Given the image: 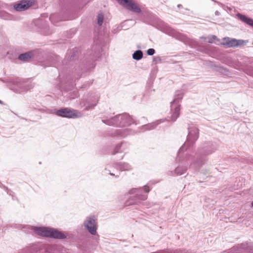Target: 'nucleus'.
Returning <instances> with one entry per match:
<instances>
[{
    "instance_id": "obj_17",
    "label": "nucleus",
    "mask_w": 253,
    "mask_h": 253,
    "mask_svg": "<svg viewBox=\"0 0 253 253\" xmlns=\"http://www.w3.org/2000/svg\"><path fill=\"white\" fill-rule=\"evenodd\" d=\"M155 126L156 124L155 123H153L144 126H143V128L145 130H149L154 128L155 127Z\"/></svg>"
},
{
    "instance_id": "obj_23",
    "label": "nucleus",
    "mask_w": 253,
    "mask_h": 253,
    "mask_svg": "<svg viewBox=\"0 0 253 253\" xmlns=\"http://www.w3.org/2000/svg\"><path fill=\"white\" fill-rule=\"evenodd\" d=\"M183 148L184 146H182L179 149V152L182 151L183 150Z\"/></svg>"
},
{
    "instance_id": "obj_22",
    "label": "nucleus",
    "mask_w": 253,
    "mask_h": 253,
    "mask_svg": "<svg viewBox=\"0 0 253 253\" xmlns=\"http://www.w3.org/2000/svg\"><path fill=\"white\" fill-rule=\"evenodd\" d=\"M144 190L145 192L148 193L149 192L150 189L148 187H147L146 186L144 187Z\"/></svg>"
},
{
    "instance_id": "obj_13",
    "label": "nucleus",
    "mask_w": 253,
    "mask_h": 253,
    "mask_svg": "<svg viewBox=\"0 0 253 253\" xmlns=\"http://www.w3.org/2000/svg\"><path fill=\"white\" fill-rule=\"evenodd\" d=\"M143 57V53L142 51L138 50H136L134 52L132 55V57L134 59L139 60L141 59Z\"/></svg>"
},
{
    "instance_id": "obj_6",
    "label": "nucleus",
    "mask_w": 253,
    "mask_h": 253,
    "mask_svg": "<svg viewBox=\"0 0 253 253\" xmlns=\"http://www.w3.org/2000/svg\"><path fill=\"white\" fill-rule=\"evenodd\" d=\"M84 227L88 230L91 235H95L96 233L97 224L95 220L90 217H87L84 223Z\"/></svg>"
},
{
    "instance_id": "obj_8",
    "label": "nucleus",
    "mask_w": 253,
    "mask_h": 253,
    "mask_svg": "<svg viewBox=\"0 0 253 253\" xmlns=\"http://www.w3.org/2000/svg\"><path fill=\"white\" fill-rule=\"evenodd\" d=\"M33 3V0H23L15 5L14 8L17 11H24L31 6Z\"/></svg>"
},
{
    "instance_id": "obj_27",
    "label": "nucleus",
    "mask_w": 253,
    "mask_h": 253,
    "mask_svg": "<svg viewBox=\"0 0 253 253\" xmlns=\"http://www.w3.org/2000/svg\"><path fill=\"white\" fill-rule=\"evenodd\" d=\"M252 206L253 207V202L252 203Z\"/></svg>"
},
{
    "instance_id": "obj_25",
    "label": "nucleus",
    "mask_w": 253,
    "mask_h": 253,
    "mask_svg": "<svg viewBox=\"0 0 253 253\" xmlns=\"http://www.w3.org/2000/svg\"><path fill=\"white\" fill-rule=\"evenodd\" d=\"M181 6V5H180V4L178 5V7H180Z\"/></svg>"
},
{
    "instance_id": "obj_11",
    "label": "nucleus",
    "mask_w": 253,
    "mask_h": 253,
    "mask_svg": "<svg viewBox=\"0 0 253 253\" xmlns=\"http://www.w3.org/2000/svg\"><path fill=\"white\" fill-rule=\"evenodd\" d=\"M242 41L237 40L236 39H232L224 43L225 45H226L228 47H236L241 44Z\"/></svg>"
},
{
    "instance_id": "obj_1",
    "label": "nucleus",
    "mask_w": 253,
    "mask_h": 253,
    "mask_svg": "<svg viewBox=\"0 0 253 253\" xmlns=\"http://www.w3.org/2000/svg\"><path fill=\"white\" fill-rule=\"evenodd\" d=\"M102 121L108 125H117L120 127L129 126L133 123L132 119L126 113L119 115Z\"/></svg>"
},
{
    "instance_id": "obj_18",
    "label": "nucleus",
    "mask_w": 253,
    "mask_h": 253,
    "mask_svg": "<svg viewBox=\"0 0 253 253\" xmlns=\"http://www.w3.org/2000/svg\"><path fill=\"white\" fill-rule=\"evenodd\" d=\"M126 130V129H119L117 130V133L119 135H121V136L124 137L126 135L125 132Z\"/></svg>"
},
{
    "instance_id": "obj_14",
    "label": "nucleus",
    "mask_w": 253,
    "mask_h": 253,
    "mask_svg": "<svg viewBox=\"0 0 253 253\" xmlns=\"http://www.w3.org/2000/svg\"><path fill=\"white\" fill-rule=\"evenodd\" d=\"M216 37L215 36L212 35L210 37H209L208 38H203L204 40H205V42H207L209 43H212L216 39Z\"/></svg>"
},
{
    "instance_id": "obj_15",
    "label": "nucleus",
    "mask_w": 253,
    "mask_h": 253,
    "mask_svg": "<svg viewBox=\"0 0 253 253\" xmlns=\"http://www.w3.org/2000/svg\"><path fill=\"white\" fill-rule=\"evenodd\" d=\"M97 23L99 25H102L103 20H104V15L102 13H99L97 16Z\"/></svg>"
},
{
    "instance_id": "obj_4",
    "label": "nucleus",
    "mask_w": 253,
    "mask_h": 253,
    "mask_svg": "<svg viewBox=\"0 0 253 253\" xmlns=\"http://www.w3.org/2000/svg\"><path fill=\"white\" fill-rule=\"evenodd\" d=\"M118 2L126 9L135 13H140L141 9L139 6L132 0H117Z\"/></svg>"
},
{
    "instance_id": "obj_21",
    "label": "nucleus",
    "mask_w": 253,
    "mask_h": 253,
    "mask_svg": "<svg viewBox=\"0 0 253 253\" xmlns=\"http://www.w3.org/2000/svg\"><path fill=\"white\" fill-rule=\"evenodd\" d=\"M121 146H122V144H118V145L116 146V148H115V151H116V152H115V153H114L113 154H115L116 153L118 152L119 151V149H120V148H121Z\"/></svg>"
},
{
    "instance_id": "obj_10",
    "label": "nucleus",
    "mask_w": 253,
    "mask_h": 253,
    "mask_svg": "<svg viewBox=\"0 0 253 253\" xmlns=\"http://www.w3.org/2000/svg\"><path fill=\"white\" fill-rule=\"evenodd\" d=\"M129 194H136V197L138 200H145L147 198V195L146 194H140V189H136V188H133L131 189L129 191Z\"/></svg>"
},
{
    "instance_id": "obj_2",
    "label": "nucleus",
    "mask_w": 253,
    "mask_h": 253,
    "mask_svg": "<svg viewBox=\"0 0 253 253\" xmlns=\"http://www.w3.org/2000/svg\"><path fill=\"white\" fill-rule=\"evenodd\" d=\"M34 230L36 234L42 236L52 237L60 239H65L66 237V235L63 232L52 228L47 227H34Z\"/></svg>"
},
{
    "instance_id": "obj_5",
    "label": "nucleus",
    "mask_w": 253,
    "mask_h": 253,
    "mask_svg": "<svg viewBox=\"0 0 253 253\" xmlns=\"http://www.w3.org/2000/svg\"><path fill=\"white\" fill-rule=\"evenodd\" d=\"M189 132L187 142L185 144H193L199 137V129L195 126H192L188 127Z\"/></svg>"
},
{
    "instance_id": "obj_24",
    "label": "nucleus",
    "mask_w": 253,
    "mask_h": 253,
    "mask_svg": "<svg viewBox=\"0 0 253 253\" xmlns=\"http://www.w3.org/2000/svg\"><path fill=\"white\" fill-rule=\"evenodd\" d=\"M110 175H114V174H113V173H111V172L110 173Z\"/></svg>"
},
{
    "instance_id": "obj_3",
    "label": "nucleus",
    "mask_w": 253,
    "mask_h": 253,
    "mask_svg": "<svg viewBox=\"0 0 253 253\" xmlns=\"http://www.w3.org/2000/svg\"><path fill=\"white\" fill-rule=\"evenodd\" d=\"M182 98V96L178 98H175L171 104V115L169 118L172 122H174L179 117L180 114V106L177 104L179 100Z\"/></svg>"
},
{
    "instance_id": "obj_7",
    "label": "nucleus",
    "mask_w": 253,
    "mask_h": 253,
    "mask_svg": "<svg viewBox=\"0 0 253 253\" xmlns=\"http://www.w3.org/2000/svg\"><path fill=\"white\" fill-rule=\"evenodd\" d=\"M78 112L77 111L71 110L68 108L61 109L57 110L56 112V114L58 116L69 118L78 117Z\"/></svg>"
},
{
    "instance_id": "obj_20",
    "label": "nucleus",
    "mask_w": 253,
    "mask_h": 253,
    "mask_svg": "<svg viewBox=\"0 0 253 253\" xmlns=\"http://www.w3.org/2000/svg\"><path fill=\"white\" fill-rule=\"evenodd\" d=\"M148 55H153L155 53V50L153 48H149L147 51Z\"/></svg>"
},
{
    "instance_id": "obj_12",
    "label": "nucleus",
    "mask_w": 253,
    "mask_h": 253,
    "mask_svg": "<svg viewBox=\"0 0 253 253\" xmlns=\"http://www.w3.org/2000/svg\"><path fill=\"white\" fill-rule=\"evenodd\" d=\"M32 57L31 52H26L21 54L18 57V59L23 61H28Z\"/></svg>"
},
{
    "instance_id": "obj_19",
    "label": "nucleus",
    "mask_w": 253,
    "mask_h": 253,
    "mask_svg": "<svg viewBox=\"0 0 253 253\" xmlns=\"http://www.w3.org/2000/svg\"><path fill=\"white\" fill-rule=\"evenodd\" d=\"M121 169L123 170H128L130 169V166L127 164H125Z\"/></svg>"
},
{
    "instance_id": "obj_26",
    "label": "nucleus",
    "mask_w": 253,
    "mask_h": 253,
    "mask_svg": "<svg viewBox=\"0 0 253 253\" xmlns=\"http://www.w3.org/2000/svg\"><path fill=\"white\" fill-rule=\"evenodd\" d=\"M0 104H2V102L1 100H0Z\"/></svg>"
},
{
    "instance_id": "obj_9",
    "label": "nucleus",
    "mask_w": 253,
    "mask_h": 253,
    "mask_svg": "<svg viewBox=\"0 0 253 253\" xmlns=\"http://www.w3.org/2000/svg\"><path fill=\"white\" fill-rule=\"evenodd\" d=\"M237 16L242 21H243V22H244L253 27V19L249 18V17L246 16V15L241 14L240 13L237 14Z\"/></svg>"
},
{
    "instance_id": "obj_16",
    "label": "nucleus",
    "mask_w": 253,
    "mask_h": 253,
    "mask_svg": "<svg viewBox=\"0 0 253 253\" xmlns=\"http://www.w3.org/2000/svg\"><path fill=\"white\" fill-rule=\"evenodd\" d=\"M185 171V169H184L181 167H177L174 171V172L176 174V175H181L182 174L184 171Z\"/></svg>"
}]
</instances>
